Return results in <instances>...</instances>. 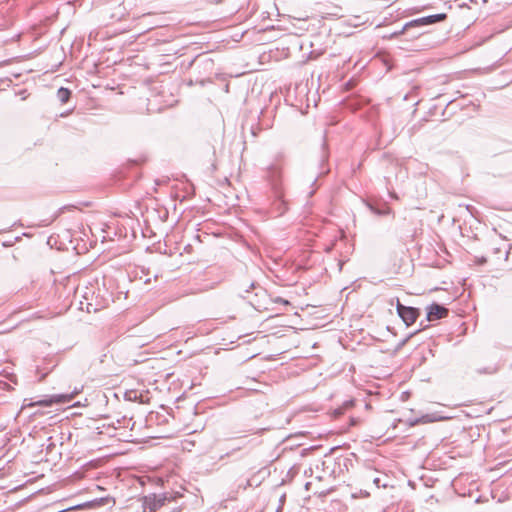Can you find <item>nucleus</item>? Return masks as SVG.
<instances>
[{
  "instance_id": "nucleus-1",
  "label": "nucleus",
  "mask_w": 512,
  "mask_h": 512,
  "mask_svg": "<svg viewBox=\"0 0 512 512\" xmlns=\"http://www.w3.org/2000/svg\"><path fill=\"white\" fill-rule=\"evenodd\" d=\"M75 394H77V392L70 393V394H68V393L55 394L52 396H46L43 399H40L36 402H32L28 399H24L22 409L27 408V407H34V406L48 407L53 404H66V403H69L74 398Z\"/></svg>"
},
{
  "instance_id": "nucleus-2",
  "label": "nucleus",
  "mask_w": 512,
  "mask_h": 512,
  "mask_svg": "<svg viewBox=\"0 0 512 512\" xmlns=\"http://www.w3.org/2000/svg\"><path fill=\"white\" fill-rule=\"evenodd\" d=\"M447 19L446 13L429 15L421 18L414 19L408 23H406L403 27V31L408 30L412 27H422L427 25H432L438 22H442Z\"/></svg>"
},
{
  "instance_id": "nucleus-3",
  "label": "nucleus",
  "mask_w": 512,
  "mask_h": 512,
  "mask_svg": "<svg viewBox=\"0 0 512 512\" xmlns=\"http://www.w3.org/2000/svg\"><path fill=\"white\" fill-rule=\"evenodd\" d=\"M396 308L398 315L407 326L412 325L419 316L418 309L410 306H405L401 304L399 300H397Z\"/></svg>"
},
{
  "instance_id": "nucleus-4",
  "label": "nucleus",
  "mask_w": 512,
  "mask_h": 512,
  "mask_svg": "<svg viewBox=\"0 0 512 512\" xmlns=\"http://www.w3.org/2000/svg\"><path fill=\"white\" fill-rule=\"evenodd\" d=\"M448 314V309L442 305L434 303L427 308V320L434 321L441 319Z\"/></svg>"
},
{
  "instance_id": "nucleus-5",
  "label": "nucleus",
  "mask_w": 512,
  "mask_h": 512,
  "mask_svg": "<svg viewBox=\"0 0 512 512\" xmlns=\"http://www.w3.org/2000/svg\"><path fill=\"white\" fill-rule=\"evenodd\" d=\"M281 177V173L278 168L272 167L269 170V179L271 181L272 187L277 191L279 189V180Z\"/></svg>"
},
{
  "instance_id": "nucleus-6",
  "label": "nucleus",
  "mask_w": 512,
  "mask_h": 512,
  "mask_svg": "<svg viewBox=\"0 0 512 512\" xmlns=\"http://www.w3.org/2000/svg\"><path fill=\"white\" fill-rule=\"evenodd\" d=\"M56 97L61 104H65L71 97V91L67 88L61 87L58 89Z\"/></svg>"
},
{
  "instance_id": "nucleus-7",
  "label": "nucleus",
  "mask_w": 512,
  "mask_h": 512,
  "mask_svg": "<svg viewBox=\"0 0 512 512\" xmlns=\"http://www.w3.org/2000/svg\"><path fill=\"white\" fill-rule=\"evenodd\" d=\"M418 90H419V87L418 86H414L411 89V91L404 96V100H408L409 98L414 99L417 96Z\"/></svg>"
},
{
  "instance_id": "nucleus-8",
  "label": "nucleus",
  "mask_w": 512,
  "mask_h": 512,
  "mask_svg": "<svg viewBox=\"0 0 512 512\" xmlns=\"http://www.w3.org/2000/svg\"><path fill=\"white\" fill-rule=\"evenodd\" d=\"M478 372L479 373H485V374H492V373L495 372V369L492 368V367H486L485 369L479 370Z\"/></svg>"
},
{
  "instance_id": "nucleus-9",
  "label": "nucleus",
  "mask_w": 512,
  "mask_h": 512,
  "mask_svg": "<svg viewBox=\"0 0 512 512\" xmlns=\"http://www.w3.org/2000/svg\"><path fill=\"white\" fill-rule=\"evenodd\" d=\"M370 209H371L374 213H376V214H378V215H384V214H387V213L389 212L388 210H378V209H375V208H373L372 206H370Z\"/></svg>"
},
{
  "instance_id": "nucleus-10",
  "label": "nucleus",
  "mask_w": 512,
  "mask_h": 512,
  "mask_svg": "<svg viewBox=\"0 0 512 512\" xmlns=\"http://www.w3.org/2000/svg\"><path fill=\"white\" fill-rule=\"evenodd\" d=\"M343 413V410L342 408H338L335 410V414L338 416V415H341Z\"/></svg>"
},
{
  "instance_id": "nucleus-11",
  "label": "nucleus",
  "mask_w": 512,
  "mask_h": 512,
  "mask_svg": "<svg viewBox=\"0 0 512 512\" xmlns=\"http://www.w3.org/2000/svg\"><path fill=\"white\" fill-rule=\"evenodd\" d=\"M352 404H353V401H348V402H346V404H345V405H346V406H351Z\"/></svg>"
},
{
  "instance_id": "nucleus-12",
  "label": "nucleus",
  "mask_w": 512,
  "mask_h": 512,
  "mask_svg": "<svg viewBox=\"0 0 512 512\" xmlns=\"http://www.w3.org/2000/svg\"><path fill=\"white\" fill-rule=\"evenodd\" d=\"M485 262H486V259H485V258H482V259H480V261H479V263H481V264H483V263H485Z\"/></svg>"
},
{
  "instance_id": "nucleus-13",
  "label": "nucleus",
  "mask_w": 512,
  "mask_h": 512,
  "mask_svg": "<svg viewBox=\"0 0 512 512\" xmlns=\"http://www.w3.org/2000/svg\"><path fill=\"white\" fill-rule=\"evenodd\" d=\"M280 301L283 302L284 304H288L289 303L288 300H282L281 299Z\"/></svg>"
},
{
  "instance_id": "nucleus-14",
  "label": "nucleus",
  "mask_w": 512,
  "mask_h": 512,
  "mask_svg": "<svg viewBox=\"0 0 512 512\" xmlns=\"http://www.w3.org/2000/svg\"><path fill=\"white\" fill-rule=\"evenodd\" d=\"M285 499V495H283L281 498H280V502L282 503Z\"/></svg>"
},
{
  "instance_id": "nucleus-15",
  "label": "nucleus",
  "mask_w": 512,
  "mask_h": 512,
  "mask_svg": "<svg viewBox=\"0 0 512 512\" xmlns=\"http://www.w3.org/2000/svg\"><path fill=\"white\" fill-rule=\"evenodd\" d=\"M162 501V504L164 503V501H166V497H164L163 499H160L159 502Z\"/></svg>"
},
{
  "instance_id": "nucleus-16",
  "label": "nucleus",
  "mask_w": 512,
  "mask_h": 512,
  "mask_svg": "<svg viewBox=\"0 0 512 512\" xmlns=\"http://www.w3.org/2000/svg\"><path fill=\"white\" fill-rule=\"evenodd\" d=\"M255 284L254 283H251L249 288H254Z\"/></svg>"
},
{
  "instance_id": "nucleus-17",
  "label": "nucleus",
  "mask_w": 512,
  "mask_h": 512,
  "mask_svg": "<svg viewBox=\"0 0 512 512\" xmlns=\"http://www.w3.org/2000/svg\"><path fill=\"white\" fill-rule=\"evenodd\" d=\"M247 485H249V486H251V485H252L251 480H248V481H247Z\"/></svg>"
},
{
  "instance_id": "nucleus-18",
  "label": "nucleus",
  "mask_w": 512,
  "mask_h": 512,
  "mask_svg": "<svg viewBox=\"0 0 512 512\" xmlns=\"http://www.w3.org/2000/svg\"><path fill=\"white\" fill-rule=\"evenodd\" d=\"M391 196H392L393 198L397 199V195H395V194H391Z\"/></svg>"
},
{
  "instance_id": "nucleus-19",
  "label": "nucleus",
  "mask_w": 512,
  "mask_h": 512,
  "mask_svg": "<svg viewBox=\"0 0 512 512\" xmlns=\"http://www.w3.org/2000/svg\"><path fill=\"white\" fill-rule=\"evenodd\" d=\"M280 510H281V506L278 507L277 512H280Z\"/></svg>"
}]
</instances>
